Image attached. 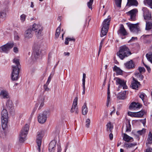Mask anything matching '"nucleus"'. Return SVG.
Returning a JSON list of instances; mask_svg holds the SVG:
<instances>
[{"label": "nucleus", "instance_id": "1", "mask_svg": "<svg viewBox=\"0 0 152 152\" xmlns=\"http://www.w3.org/2000/svg\"><path fill=\"white\" fill-rule=\"evenodd\" d=\"M13 62L14 64L12 66L11 79L13 81L17 80L19 78V74L21 67L19 59L15 58Z\"/></svg>", "mask_w": 152, "mask_h": 152}, {"label": "nucleus", "instance_id": "2", "mask_svg": "<svg viewBox=\"0 0 152 152\" xmlns=\"http://www.w3.org/2000/svg\"><path fill=\"white\" fill-rule=\"evenodd\" d=\"M131 54L129 49L125 45L121 46L119 52L117 53V55L121 60L123 59Z\"/></svg>", "mask_w": 152, "mask_h": 152}, {"label": "nucleus", "instance_id": "3", "mask_svg": "<svg viewBox=\"0 0 152 152\" xmlns=\"http://www.w3.org/2000/svg\"><path fill=\"white\" fill-rule=\"evenodd\" d=\"M110 20V18H109L104 19L103 21L102 25L101 34H100L101 37L106 35L109 29Z\"/></svg>", "mask_w": 152, "mask_h": 152}, {"label": "nucleus", "instance_id": "4", "mask_svg": "<svg viewBox=\"0 0 152 152\" xmlns=\"http://www.w3.org/2000/svg\"><path fill=\"white\" fill-rule=\"evenodd\" d=\"M29 129V126L28 125L26 124L21 129L19 136V141L20 142H23L25 140L26 136L28 132Z\"/></svg>", "mask_w": 152, "mask_h": 152}, {"label": "nucleus", "instance_id": "5", "mask_svg": "<svg viewBox=\"0 0 152 152\" xmlns=\"http://www.w3.org/2000/svg\"><path fill=\"white\" fill-rule=\"evenodd\" d=\"M1 121L2 126L3 129H5L7 126L8 118L7 111L4 109L1 112Z\"/></svg>", "mask_w": 152, "mask_h": 152}, {"label": "nucleus", "instance_id": "6", "mask_svg": "<svg viewBox=\"0 0 152 152\" xmlns=\"http://www.w3.org/2000/svg\"><path fill=\"white\" fill-rule=\"evenodd\" d=\"M50 113L48 110L45 111L42 113H40L38 116V120L41 124L45 123L47 120V116L50 115Z\"/></svg>", "mask_w": 152, "mask_h": 152}, {"label": "nucleus", "instance_id": "7", "mask_svg": "<svg viewBox=\"0 0 152 152\" xmlns=\"http://www.w3.org/2000/svg\"><path fill=\"white\" fill-rule=\"evenodd\" d=\"M14 45V44L13 42L8 43L0 47V52L7 53Z\"/></svg>", "mask_w": 152, "mask_h": 152}, {"label": "nucleus", "instance_id": "8", "mask_svg": "<svg viewBox=\"0 0 152 152\" xmlns=\"http://www.w3.org/2000/svg\"><path fill=\"white\" fill-rule=\"evenodd\" d=\"M131 31L135 34H137L140 31V27L138 23L132 24L130 23L128 25Z\"/></svg>", "mask_w": 152, "mask_h": 152}, {"label": "nucleus", "instance_id": "9", "mask_svg": "<svg viewBox=\"0 0 152 152\" xmlns=\"http://www.w3.org/2000/svg\"><path fill=\"white\" fill-rule=\"evenodd\" d=\"M114 80L115 81L116 84L117 85H119V88H120L123 87L124 89H126L127 88V86L126 85V83L124 80H121L118 77L115 78Z\"/></svg>", "mask_w": 152, "mask_h": 152}, {"label": "nucleus", "instance_id": "10", "mask_svg": "<svg viewBox=\"0 0 152 152\" xmlns=\"http://www.w3.org/2000/svg\"><path fill=\"white\" fill-rule=\"evenodd\" d=\"M43 133L42 132H38L36 142L38 146L37 149L39 152L40 151V146L42 143V140L43 137Z\"/></svg>", "mask_w": 152, "mask_h": 152}, {"label": "nucleus", "instance_id": "11", "mask_svg": "<svg viewBox=\"0 0 152 152\" xmlns=\"http://www.w3.org/2000/svg\"><path fill=\"white\" fill-rule=\"evenodd\" d=\"M78 101V98L76 97L74 99L73 104L70 110L71 113H75V114H77L78 112L77 107H76L77 105Z\"/></svg>", "mask_w": 152, "mask_h": 152}, {"label": "nucleus", "instance_id": "12", "mask_svg": "<svg viewBox=\"0 0 152 152\" xmlns=\"http://www.w3.org/2000/svg\"><path fill=\"white\" fill-rule=\"evenodd\" d=\"M142 10L143 12L144 19L146 21L152 20L151 15L148 10L146 8H144Z\"/></svg>", "mask_w": 152, "mask_h": 152}, {"label": "nucleus", "instance_id": "13", "mask_svg": "<svg viewBox=\"0 0 152 152\" xmlns=\"http://www.w3.org/2000/svg\"><path fill=\"white\" fill-rule=\"evenodd\" d=\"M138 12V10L136 9H133L128 12L127 14L130 16V20L134 21L136 19V14Z\"/></svg>", "mask_w": 152, "mask_h": 152}, {"label": "nucleus", "instance_id": "14", "mask_svg": "<svg viewBox=\"0 0 152 152\" xmlns=\"http://www.w3.org/2000/svg\"><path fill=\"white\" fill-rule=\"evenodd\" d=\"M141 107V105L138 103L133 102L131 103L129 107V109L131 110H135Z\"/></svg>", "mask_w": 152, "mask_h": 152}, {"label": "nucleus", "instance_id": "15", "mask_svg": "<svg viewBox=\"0 0 152 152\" xmlns=\"http://www.w3.org/2000/svg\"><path fill=\"white\" fill-rule=\"evenodd\" d=\"M146 144L148 147L152 146V134L150 132L148 135L147 139L146 140Z\"/></svg>", "mask_w": 152, "mask_h": 152}, {"label": "nucleus", "instance_id": "16", "mask_svg": "<svg viewBox=\"0 0 152 152\" xmlns=\"http://www.w3.org/2000/svg\"><path fill=\"white\" fill-rule=\"evenodd\" d=\"M118 33L121 36H125L128 34V33L126 31L123 24L120 26V28L118 31Z\"/></svg>", "mask_w": 152, "mask_h": 152}, {"label": "nucleus", "instance_id": "17", "mask_svg": "<svg viewBox=\"0 0 152 152\" xmlns=\"http://www.w3.org/2000/svg\"><path fill=\"white\" fill-rule=\"evenodd\" d=\"M33 37L32 30L31 28L28 29L25 31L24 34V38L26 39H28Z\"/></svg>", "mask_w": 152, "mask_h": 152}, {"label": "nucleus", "instance_id": "18", "mask_svg": "<svg viewBox=\"0 0 152 152\" xmlns=\"http://www.w3.org/2000/svg\"><path fill=\"white\" fill-rule=\"evenodd\" d=\"M56 142L55 140L52 141L49 144V150L50 152H54L55 149Z\"/></svg>", "mask_w": 152, "mask_h": 152}, {"label": "nucleus", "instance_id": "19", "mask_svg": "<svg viewBox=\"0 0 152 152\" xmlns=\"http://www.w3.org/2000/svg\"><path fill=\"white\" fill-rule=\"evenodd\" d=\"M0 97L1 99H8L9 97V93L6 90H2L0 93Z\"/></svg>", "mask_w": 152, "mask_h": 152}, {"label": "nucleus", "instance_id": "20", "mask_svg": "<svg viewBox=\"0 0 152 152\" xmlns=\"http://www.w3.org/2000/svg\"><path fill=\"white\" fill-rule=\"evenodd\" d=\"M127 1L126 5L129 7L132 6H137L138 4V2L137 0H127Z\"/></svg>", "mask_w": 152, "mask_h": 152}, {"label": "nucleus", "instance_id": "21", "mask_svg": "<svg viewBox=\"0 0 152 152\" xmlns=\"http://www.w3.org/2000/svg\"><path fill=\"white\" fill-rule=\"evenodd\" d=\"M140 84L139 83L133 78V80L131 84L132 88L133 89H137L138 88Z\"/></svg>", "mask_w": 152, "mask_h": 152}, {"label": "nucleus", "instance_id": "22", "mask_svg": "<svg viewBox=\"0 0 152 152\" xmlns=\"http://www.w3.org/2000/svg\"><path fill=\"white\" fill-rule=\"evenodd\" d=\"M125 65L126 68L129 69L133 68L134 66V64L132 60L127 62L125 64Z\"/></svg>", "mask_w": 152, "mask_h": 152}, {"label": "nucleus", "instance_id": "23", "mask_svg": "<svg viewBox=\"0 0 152 152\" xmlns=\"http://www.w3.org/2000/svg\"><path fill=\"white\" fill-rule=\"evenodd\" d=\"M144 114V112L143 111H141L137 112H134L132 115L135 117L140 118L142 117Z\"/></svg>", "mask_w": 152, "mask_h": 152}, {"label": "nucleus", "instance_id": "24", "mask_svg": "<svg viewBox=\"0 0 152 152\" xmlns=\"http://www.w3.org/2000/svg\"><path fill=\"white\" fill-rule=\"evenodd\" d=\"M40 53L41 52L39 49H37L34 48L33 52V56H34L35 59H36L38 58Z\"/></svg>", "mask_w": 152, "mask_h": 152}, {"label": "nucleus", "instance_id": "25", "mask_svg": "<svg viewBox=\"0 0 152 152\" xmlns=\"http://www.w3.org/2000/svg\"><path fill=\"white\" fill-rule=\"evenodd\" d=\"M88 111L87 107V103L85 102L82 107V113L83 115H85L87 114Z\"/></svg>", "mask_w": 152, "mask_h": 152}, {"label": "nucleus", "instance_id": "26", "mask_svg": "<svg viewBox=\"0 0 152 152\" xmlns=\"http://www.w3.org/2000/svg\"><path fill=\"white\" fill-rule=\"evenodd\" d=\"M6 106L7 108L9 110H12L13 108V105L11 100H8L6 103Z\"/></svg>", "mask_w": 152, "mask_h": 152}, {"label": "nucleus", "instance_id": "27", "mask_svg": "<svg viewBox=\"0 0 152 152\" xmlns=\"http://www.w3.org/2000/svg\"><path fill=\"white\" fill-rule=\"evenodd\" d=\"M40 29L39 30L36 31H35L36 36L38 38L39 37L43 35V33L42 32L43 27H40Z\"/></svg>", "mask_w": 152, "mask_h": 152}, {"label": "nucleus", "instance_id": "28", "mask_svg": "<svg viewBox=\"0 0 152 152\" xmlns=\"http://www.w3.org/2000/svg\"><path fill=\"white\" fill-rule=\"evenodd\" d=\"M146 29L149 30L151 29L152 27V20L149 21H146Z\"/></svg>", "mask_w": 152, "mask_h": 152}, {"label": "nucleus", "instance_id": "29", "mask_svg": "<svg viewBox=\"0 0 152 152\" xmlns=\"http://www.w3.org/2000/svg\"><path fill=\"white\" fill-rule=\"evenodd\" d=\"M126 132H130L131 131V125L130 124V122L129 120H127L126 122Z\"/></svg>", "mask_w": 152, "mask_h": 152}, {"label": "nucleus", "instance_id": "30", "mask_svg": "<svg viewBox=\"0 0 152 152\" xmlns=\"http://www.w3.org/2000/svg\"><path fill=\"white\" fill-rule=\"evenodd\" d=\"M123 138L125 141L128 142L129 141L132 142L133 141V138L132 137H130L126 134H124Z\"/></svg>", "mask_w": 152, "mask_h": 152}, {"label": "nucleus", "instance_id": "31", "mask_svg": "<svg viewBox=\"0 0 152 152\" xmlns=\"http://www.w3.org/2000/svg\"><path fill=\"white\" fill-rule=\"evenodd\" d=\"M75 41V39L73 37L72 38L67 37L65 39L64 43L66 45H68L69 44V41H73L74 42Z\"/></svg>", "mask_w": 152, "mask_h": 152}, {"label": "nucleus", "instance_id": "32", "mask_svg": "<svg viewBox=\"0 0 152 152\" xmlns=\"http://www.w3.org/2000/svg\"><path fill=\"white\" fill-rule=\"evenodd\" d=\"M40 27H42L40 25L34 24L33 25L32 30L35 31L40 29Z\"/></svg>", "mask_w": 152, "mask_h": 152}, {"label": "nucleus", "instance_id": "33", "mask_svg": "<svg viewBox=\"0 0 152 152\" xmlns=\"http://www.w3.org/2000/svg\"><path fill=\"white\" fill-rule=\"evenodd\" d=\"M113 70L118 75H121L122 73V71L120 68L117 67L116 66H115L113 67Z\"/></svg>", "mask_w": 152, "mask_h": 152}, {"label": "nucleus", "instance_id": "34", "mask_svg": "<svg viewBox=\"0 0 152 152\" xmlns=\"http://www.w3.org/2000/svg\"><path fill=\"white\" fill-rule=\"evenodd\" d=\"M106 126L107 127V131H109L110 132H112L113 127L110 122L107 124L106 125Z\"/></svg>", "mask_w": 152, "mask_h": 152}, {"label": "nucleus", "instance_id": "35", "mask_svg": "<svg viewBox=\"0 0 152 152\" xmlns=\"http://www.w3.org/2000/svg\"><path fill=\"white\" fill-rule=\"evenodd\" d=\"M146 56L148 60L152 64V53L149 52L146 54Z\"/></svg>", "mask_w": 152, "mask_h": 152}, {"label": "nucleus", "instance_id": "36", "mask_svg": "<svg viewBox=\"0 0 152 152\" xmlns=\"http://www.w3.org/2000/svg\"><path fill=\"white\" fill-rule=\"evenodd\" d=\"M45 98L44 96H42L41 97V100L39 101L40 105L39 109H40L44 105L45 102Z\"/></svg>", "mask_w": 152, "mask_h": 152}, {"label": "nucleus", "instance_id": "37", "mask_svg": "<svg viewBox=\"0 0 152 152\" xmlns=\"http://www.w3.org/2000/svg\"><path fill=\"white\" fill-rule=\"evenodd\" d=\"M126 93V91H124L123 92L120 94L118 96L119 99H125Z\"/></svg>", "mask_w": 152, "mask_h": 152}, {"label": "nucleus", "instance_id": "38", "mask_svg": "<svg viewBox=\"0 0 152 152\" xmlns=\"http://www.w3.org/2000/svg\"><path fill=\"white\" fill-rule=\"evenodd\" d=\"M115 4L117 7H121V3L122 0H115Z\"/></svg>", "mask_w": 152, "mask_h": 152}, {"label": "nucleus", "instance_id": "39", "mask_svg": "<svg viewBox=\"0 0 152 152\" xmlns=\"http://www.w3.org/2000/svg\"><path fill=\"white\" fill-rule=\"evenodd\" d=\"M61 31V28L58 27L56 29V33L55 34V37L57 38H58L59 36Z\"/></svg>", "mask_w": 152, "mask_h": 152}, {"label": "nucleus", "instance_id": "40", "mask_svg": "<svg viewBox=\"0 0 152 152\" xmlns=\"http://www.w3.org/2000/svg\"><path fill=\"white\" fill-rule=\"evenodd\" d=\"M26 16L24 14H23L20 16V20L22 23H23L25 20Z\"/></svg>", "mask_w": 152, "mask_h": 152}, {"label": "nucleus", "instance_id": "41", "mask_svg": "<svg viewBox=\"0 0 152 152\" xmlns=\"http://www.w3.org/2000/svg\"><path fill=\"white\" fill-rule=\"evenodd\" d=\"M94 0H90L89 2L87 3V5L89 9H92V5L93 2Z\"/></svg>", "mask_w": 152, "mask_h": 152}, {"label": "nucleus", "instance_id": "42", "mask_svg": "<svg viewBox=\"0 0 152 152\" xmlns=\"http://www.w3.org/2000/svg\"><path fill=\"white\" fill-rule=\"evenodd\" d=\"M144 2H146L147 4L151 7H152V0H145Z\"/></svg>", "mask_w": 152, "mask_h": 152}, {"label": "nucleus", "instance_id": "43", "mask_svg": "<svg viewBox=\"0 0 152 152\" xmlns=\"http://www.w3.org/2000/svg\"><path fill=\"white\" fill-rule=\"evenodd\" d=\"M90 123V119L88 118L86 120V126L87 128H88Z\"/></svg>", "mask_w": 152, "mask_h": 152}, {"label": "nucleus", "instance_id": "44", "mask_svg": "<svg viewBox=\"0 0 152 152\" xmlns=\"http://www.w3.org/2000/svg\"><path fill=\"white\" fill-rule=\"evenodd\" d=\"M145 132V129H143L142 130L138 131L137 132V133L140 135H141L144 134Z\"/></svg>", "mask_w": 152, "mask_h": 152}, {"label": "nucleus", "instance_id": "45", "mask_svg": "<svg viewBox=\"0 0 152 152\" xmlns=\"http://www.w3.org/2000/svg\"><path fill=\"white\" fill-rule=\"evenodd\" d=\"M48 84H47V83H46L44 85V87L45 91H48L49 90V88L48 87Z\"/></svg>", "mask_w": 152, "mask_h": 152}, {"label": "nucleus", "instance_id": "46", "mask_svg": "<svg viewBox=\"0 0 152 152\" xmlns=\"http://www.w3.org/2000/svg\"><path fill=\"white\" fill-rule=\"evenodd\" d=\"M139 70L140 73L144 72L145 71V68L143 67H139Z\"/></svg>", "mask_w": 152, "mask_h": 152}, {"label": "nucleus", "instance_id": "47", "mask_svg": "<svg viewBox=\"0 0 152 152\" xmlns=\"http://www.w3.org/2000/svg\"><path fill=\"white\" fill-rule=\"evenodd\" d=\"M13 50L14 52L15 53H17L18 52V49L17 47H14Z\"/></svg>", "mask_w": 152, "mask_h": 152}, {"label": "nucleus", "instance_id": "48", "mask_svg": "<svg viewBox=\"0 0 152 152\" xmlns=\"http://www.w3.org/2000/svg\"><path fill=\"white\" fill-rule=\"evenodd\" d=\"M133 145L132 143H129L128 144H125V146L127 148H130L132 147Z\"/></svg>", "mask_w": 152, "mask_h": 152}, {"label": "nucleus", "instance_id": "49", "mask_svg": "<svg viewBox=\"0 0 152 152\" xmlns=\"http://www.w3.org/2000/svg\"><path fill=\"white\" fill-rule=\"evenodd\" d=\"M145 94H141L140 95V97L141 99L143 101Z\"/></svg>", "mask_w": 152, "mask_h": 152}, {"label": "nucleus", "instance_id": "50", "mask_svg": "<svg viewBox=\"0 0 152 152\" xmlns=\"http://www.w3.org/2000/svg\"><path fill=\"white\" fill-rule=\"evenodd\" d=\"M61 145H59L58 146L57 152H61Z\"/></svg>", "mask_w": 152, "mask_h": 152}, {"label": "nucleus", "instance_id": "51", "mask_svg": "<svg viewBox=\"0 0 152 152\" xmlns=\"http://www.w3.org/2000/svg\"><path fill=\"white\" fill-rule=\"evenodd\" d=\"M137 37H132L131 39L129 40V42H131L133 41L134 40H137Z\"/></svg>", "mask_w": 152, "mask_h": 152}, {"label": "nucleus", "instance_id": "52", "mask_svg": "<svg viewBox=\"0 0 152 152\" xmlns=\"http://www.w3.org/2000/svg\"><path fill=\"white\" fill-rule=\"evenodd\" d=\"M138 78H139V80H142L143 78V76L141 74H139Z\"/></svg>", "mask_w": 152, "mask_h": 152}, {"label": "nucleus", "instance_id": "53", "mask_svg": "<svg viewBox=\"0 0 152 152\" xmlns=\"http://www.w3.org/2000/svg\"><path fill=\"white\" fill-rule=\"evenodd\" d=\"M51 79V77L50 76L48 77V80H47V82H46V83H47V84H49V83L50 82V81Z\"/></svg>", "mask_w": 152, "mask_h": 152}, {"label": "nucleus", "instance_id": "54", "mask_svg": "<svg viewBox=\"0 0 152 152\" xmlns=\"http://www.w3.org/2000/svg\"><path fill=\"white\" fill-rule=\"evenodd\" d=\"M85 81H86V80H82L83 88H86L85 86Z\"/></svg>", "mask_w": 152, "mask_h": 152}, {"label": "nucleus", "instance_id": "55", "mask_svg": "<svg viewBox=\"0 0 152 152\" xmlns=\"http://www.w3.org/2000/svg\"><path fill=\"white\" fill-rule=\"evenodd\" d=\"M20 38V37L18 35H15V39L16 40H18Z\"/></svg>", "mask_w": 152, "mask_h": 152}, {"label": "nucleus", "instance_id": "56", "mask_svg": "<svg viewBox=\"0 0 152 152\" xmlns=\"http://www.w3.org/2000/svg\"><path fill=\"white\" fill-rule=\"evenodd\" d=\"M109 137L110 140H112L113 138V135L112 133H110L109 134Z\"/></svg>", "mask_w": 152, "mask_h": 152}, {"label": "nucleus", "instance_id": "57", "mask_svg": "<svg viewBox=\"0 0 152 152\" xmlns=\"http://www.w3.org/2000/svg\"><path fill=\"white\" fill-rule=\"evenodd\" d=\"M102 45L100 44L99 46V52H98V55H99L100 52L101 51V49L102 47Z\"/></svg>", "mask_w": 152, "mask_h": 152}, {"label": "nucleus", "instance_id": "58", "mask_svg": "<svg viewBox=\"0 0 152 152\" xmlns=\"http://www.w3.org/2000/svg\"><path fill=\"white\" fill-rule=\"evenodd\" d=\"M110 94H107V102H109L110 101Z\"/></svg>", "mask_w": 152, "mask_h": 152}, {"label": "nucleus", "instance_id": "59", "mask_svg": "<svg viewBox=\"0 0 152 152\" xmlns=\"http://www.w3.org/2000/svg\"><path fill=\"white\" fill-rule=\"evenodd\" d=\"M152 149L151 148H149L147 149L146 150L145 152H152Z\"/></svg>", "mask_w": 152, "mask_h": 152}, {"label": "nucleus", "instance_id": "60", "mask_svg": "<svg viewBox=\"0 0 152 152\" xmlns=\"http://www.w3.org/2000/svg\"><path fill=\"white\" fill-rule=\"evenodd\" d=\"M69 144L68 143H67V144H66V146H65V148L64 149L65 152H66L67 149L68 148V147L69 146Z\"/></svg>", "mask_w": 152, "mask_h": 152}, {"label": "nucleus", "instance_id": "61", "mask_svg": "<svg viewBox=\"0 0 152 152\" xmlns=\"http://www.w3.org/2000/svg\"><path fill=\"white\" fill-rule=\"evenodd\" d=\"M39 105V104H36V107H35L34 109H33V112H34L37 109V107L38 106V105Z\"/></svg>", "mask_w": 152, "mask_h": 152}, {"label": "nucleus", "instance_id": "62", "mask_svg": "<svg viewBox=\"0 0 152 152\" xmlns=\"http://www.w3.org/2000/svg\"><path fill=\"white\" fill-rule=\"evenodd\" d=\"M149 73H150L151 71V69L148 66H146V67Z\"/></svg>", "mask_w": 152, "mask_h": 152}, {"label": "nucleus", "instance_id": "63", "mask_svg": "<svg viewBox=\"0 0 152 152\" xmlns=\"http://www.w3.org/2000/svg\"><path fill=\"white\" fill-rule=\"evenodd\" d=\"M70 55V53L69 52H64V56H69Z\"/></svg>", "mask_w": 152, "mask_h": 152}, {"label": "nucleus", "instance_id": "64", "mask_svg": "<svg viewBox=\"0 0 152 152\" xmlns=\"http://www.w3.org/2000/svg\"><path fill=\"white\" fill-rule=\"evenodd\" d=\"M110 84H109L108 86V88H107V94H110Z\"/></svg>", "mask_w": 152, "mask_h": 152}]
</instances>
